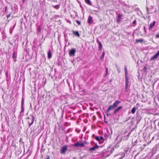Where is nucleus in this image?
I'll return each mask as SVG.
<instances>
[{
	"label": "nucleus",
	"instance_id": "52",
	"mask_svg": "<svg viewBox=\"0 0 159 159\" xmlns=\"http://www.w3.org/2000/svg\"><path fill=\"white\" fill-rule=\"evenodd\" d=\"M119 138V137H118L117 138V139H118Z\"/></svg>",
	"mask_w": 159,
	"mask_h": 159
},
{
	"label": "nucleus",
	"instance_id": "25",
	"mask_svg": "<svg viewBox=\"0 0 159 159\" xmlns=\"http://www.w3.org/2000/svg\"><path fill=\"white\" fill-rule=\"evenodd\" d=\"M132 24L134 26H135L136 25V20H134L133 21Z\"/></svg>",
	"mask_w": 159,
	"mask_h": 159
},
{
	"label": "nucleus",
	"instance_id": "53",
	"mask_svg": "<svg viewBox=\"0 0 159 159\" xmlns=\"http://www.w3.org/2000/svg\"><path fill=\"white\" fill-rule=\"evenodd\" d=\"M28 119H29V117H28Z\"/></svg>",
	"mask_w": 159,
	"mask_h": 159
},
{
	"label": "nucleus",
	"instance_id": "6",
	"mask_svg": "<svg viewBox=\"0 0 159 159\" xmlns=\"http://www.w3.org/2000/svg\"><path fill=\"white\" fill-rule=\"evenodd\" d=\"M99 147V146L96 143L95 146L89 148V151L90 153L92 152Z\"/></svg>",
	"mask_w": 159,
	"mask_h": 159
},
{
	"label": "nucleus",
	"instance_id": "28",
	"mask_svg": "<svg viewBox=\"0 0 159 159\" xmlns=\"http://www.w3.org/2000/svg\"><path fill=\"white\" fill-rule=\"evenodd\" d=\"M119 111V110L118 108H117V109H116L115 111H114V114H116V112H118V111Z\"/></svg>",
	"mask_w": 159,
	"mask_h": 159
},
{
	"label": "nucleus",
	"instance_id": "45",
	"mask_svg": "<svg viewBox=\"0 0 159 159\" xmlns=\"http://www.w3.org/2000/svg\"><path fill=\"white\" fill-rule=\"evenodd\" d=\"M100 41L98 39H97V42L98 43V42Z\"/></svg>",
	"mask_w": 159,
	"mask_h": 159
},
{
	"label": "nucleus",
	"instance_id": "36",
	"mask_svg": "<svg viewBox=\"0 0 159 159\" xmlns=\"http://www.w3.org/2000/svg\"><path fill=\"white\" fill-rule=\"evenodd\" d=\"M123 107H122V106H119V107L117 108L119 110H120Z\"/></svg>",
	"mask_w": 159,
	"mask_h": 159
},
{
	"label": "nucleus",
	"instance_id": "9",
	"mask_svg": "<svg viewBox=\"0 0 159 159\" xmlns=\"http://www.w3.org/2000/svg\"><path fill=\"white\" fill-rule=\"evenodd\" d=\"M123 16V15L122 13H119L118 15V16L116 18V21L118 23H119L120 22L121 18Z\"/></svg>",
	"mask_w": 159,
	"mask_h": 159
},
{
	"label": "nucleus",
	"instance_id": "44",
	"mask_svg": "<svg viewBox=\"0 0 159 159\" xmlns=\"http://www.w3.org/2000/svg\"><path fill=\"white\" fill-rule=\"evenodd\" d=\"M110 115V114H108V113L107 114V116H108L109 115Z\"/></svg>",
	"mask_w": 159,
	"mask_h": 159
},
{
	"label": "nucleus",
	"instance_id": "30",
	"mask_svg": "<svg viewBox=\"0 0 159 159\" xmlns=\"http://www.w3.org/2000/svg\"><path fill=\"white\" fill-rule=\"evenodd\" d=\"M128 84H126L125 83V91H126L127 88L128 87Z\"/></svg>",
	"mask_w": 159,
	"mask_h": 159
},
{
	"label": "nucleus",
	"instance_id": "11",
	"mask_svg": "<svg viewBox=\"0 0 159 159\" xmlns=\"http://www.w3.org/2000/svg\"><path fill=\"white\" fill-rule=\"evenodd\" d=\"M153 7L152 6H151V10L148 9V7H146L147 12L148 14H150L153 12V11H152V8H153Z\"/></svg>",
	"mask_w": 159,
	"mask_h": 159
},
{
	"label": "nucleus",
	"instance_id": "41",
	"mask_svg": "<svg viewBox=\"0 0 159 159\" xmlns=\"http://www.w3.org/2000/svg\"><path fill=\"white\" fill-rule=\"evenodd\" d=\"M46 159H50L49 156H48Z\"/></svg>",
	"mask_w": 159,
	"mask_h": 159
},
{
	"label": "nucleus",
	"instance_id": "2",
	"mask_svg": "<svg viewBox=\"0 0 159 159\" xmlns=\"http://www.w3.org/2000/svg\"><path fill=\"white\" fill-rule=\"evenodd\" d=\"M131 131L129 132L125 131L123 134V135L121 138V140H127L129 137L131 133Z\"/></svg>",
	"mask_w": 159,
	"mask_h": 159
},
{
	"label": "nucleus",
	"instance_id": "17",
	"mask_svg": "<svg viewBox=\"0 0 159 159\" xmlns=\"http://www.w3.org/2000/svg\"><path fill=\"white\" fill-rule=\"evenodd\" d=\"M137 108L135 107H133L131 110V112L132 114H134L136 111Z\"/></svg>",
	"mask_w": 159,
	"mask_h": 159
},
{
	"label": "nucleus",
	"instance_id": "40",
	"mask_svg": "<svg viewBox=\"0 0 159 159\" xmlns=\"http://www.w3.org/2000/svg\"><path fill=\"white\" fill-rule=\"evenodd\" d=\"M97 43L98 44H99H99H102V43H101L100 42V41L98 42Z\"/></svg>",
	"mask_w": 159,
	"mask_h": 159
},
{
	"label": "nucleus",
	"instance_id": "33",
	"mask_svg": "<svg viewBox=\"0 0 159 159\" xmlns=\"http://www.w3.org/2000/svg\"><path fill=\"white\" fill-rule=\"evenodd\" d=\"M105 52H103L102 53V54L101 57V59L102 58H103L104 57V55H105Z\"/></svg>",
	"mask_w": 159,
	"mask_h": 159
},
{
	"label": "nucleus",
	"instance_id": "18",
	"mask_svg": "<svg viewBox=\"0 0 159 159\" xmlns=\"http://www.w3.org/2000/svg\"><path fill=\"white\" fill-rule=\"evenodd\" d=\"M143 41V39H136V41L137 43H142Z\"/></svg>",
	"mask_w": 159,
	"mask_h": 159
},
{
	"label": "nucleus",
	"instance_id": "3",
	"mask_svg": "<svg viewBox=\"0 0 159 159\" xmlns=\"http://www.w3.org/2000/svg\"><path fill=\"white\" fill-rule=\"evenodd\" d=\"M114 150V149L113 148H108L107 150L103 153L104 157L106 158L108 157L109 155L112 153Z\"/></svg>",
	"mask_w": 159,
	"mask_h": 159
},
{
	"label": "nucleus",
	"instance_id": "10",
	"mask_svg": "<svg viewBox=\"0 0 159 159\" xmlns=\"http://www.w3.org/2000/svg\"><path fill=\"white\" fill-rule=\"evenodd\" d=\"M156 24V21H154L152 23H151L150 25L148 27V29L149 30H151L152 28L155 26Z\"/></svg>",
	"mask_w": 159,
	"mask_h": 159
},
{
	"label": "nucleus",
	"instance_id": "23",
	"mask_svg": "<svg viewBox=\"0 0 159 159\" xmlns=\"http://www.w3.org/2000/svg\"><path fill=\"white\" fill-rule=\"evenodd\" d=\"M24 107L21 106V111H20V114L22 112H24Z\"/></svg>",
	"mask_w": 159,
	"mask_h": 159
},
{
	"label": "nucleus",
	"instance_id": "21",
	"mask_svg": "<svg viewBox=\"0 0 159 159\" xmlns=\"http://www.w3.org/2000/svg\"><path fill=\"white\" fill-rule=\"evenodd\" d=\"M125 83L126 84H129V80H128V76H125Z\"/></svg>",
	"mask_w": 159,
	"mask_h": 159
},
{
	"label": "nucleus",
	"instance_id": "26",
	"mask_svg": "<svg viewBox=\"0 0 159 159\" xmlns=\"http://www.w3.org/2000/svg\"><path fill=\"white\" fill-rule=\"evenodd\" d=\"M102 44H100L99 45L98 49L99 50H102Z\"/></svg>",
	"mask_w": 159,
	"mask_h": 159
},
{
	"label": "nucleus",
	"instance_id": "49",
	"mask_svg": "<svg viewBox=\"0 0 159 159\" xmlns=\"http://www.w3.org/2000/svg\"><path fill=\"white\" fill-rule=\"evenodd\" d=\"M7 75H8V73H7V72L6 73V75H7Z\"/></svg>",
	"mask_w": 159,
	"mask_h": 159
},
{
	"label": "nucleus",
	"instance_id": "37",
	"mask_svg": "<svg viewBox=\"0 0 159 159\" xmlns=\"http://www.w3.org/2000/svg\"><path fill=\"white\" fill-rule=\"evenodd\" d=\"M7 6H6L5 7V12H6L7 11Z\"/></svg>",
	"mask_w": 159,
	"mask_h": 159
},
{
	"label": "nucleus",
	"instance_id": "38",
	"mask_svg": "<svg viewBox=\"0 0 159 159\" xmlns=\"http://www.w3.org/2000/svg\"><path fill=\"white\" fill-rule=\"evenodd\" d=\"M10 15H11V14L7 15V18H8L10 16Z\"/></svg>",
	"mask_w": 159,
	"mask_h": 159
},
{
	"label": "nucleus",
	"instance_id": "7",
	"mask_svg": "<svg viewBox=\"0 0 159 159\" xmlns=\"http://www.w3.org/2000/svg\"><path fill=\"white\" fill-rule=\"evenodd\" d=\"M85 145L84 143H79V142H77L73 144V146L78 147H84Z\"/></svg>",
	"mask_w": 159,
	"mask_h": 159
},
{
	"label": "nucleus",
	"instance_id": "31",
	"mask_svg": "<svg viewBox=\"0 0 159 159\" xmlns=\"http://www.w3.org/2000/svg\"><path fill=\"white\" fill-rule=\"evenodd\" d=\"M12 58H16V56H15V52H14L13 54Z\"/></svg>",
	"mask_w": 159,
	"mask_h": 159
},
{
	"label": "nucleus",
	"instance_id": "55",
	"mask_svg": "<svg viewBox=\"0 0 159 159\" xmlns=\"http://www.w3.org/2000/svg\"><path fill=\"white\" fill-rule=\"evenodd\" d=\"M72 63H73V61H72Z\"/></svg>",
	"mask_w": 159,
	"mask_h": 159
},
{
	"label": "nucleus",
	"instance_id": "43",
	"mask_svg": "<svg viewBox=\"0 0 159 159\" xmlns=\"http://www.w3.org/2000/svg\"><path fill=\"white\" fill-rule=\"evenodd\" d=\"M144 70H146V66H144Z\"/></svg>",
	"mask_w": 159,
	"mask_h": 159
},
{
	"label": "nucleus",
	"instance_id": "22",
	"mask_svg": "<svg viewBox=\"0 0 159 159\" xmlns=\"http://www.w3.org/2000/svg\"><path fill=\"white\" fill-rule=\"evenodd\" d=\"M85 2L88 4L91 5L92 4L90 0H85Z\"/></svg>",
	"mask_w": 159,
	"mask_h": 159
},
{
	"label": "nucleus",
	"instance_id": "46",
	"mask_svg": "<svg viewBox=\"0 0 159 159\" xmlns=\"http://www.w3.org/2000/svg\"><path fill=\"white\" fill-rule=\"evenodd\" d=\"M158 121V126H159V120H157Z\"/></svg>",
	"mask_w": 159,
	"mask_h": 159
},
{
	"label": "nucleus",
	"instance_id": "50",
	"mask_svg": "<svg viewBox=\"0 0 159 159\" xmlns=\"http://www.w3.org/2000/svg\"><path fill=\"white\" fill-rule=\"evenodd\" d=\"M144 31L145 33H146V30H144Z\"/></svg>",
	"mask_w": 159,
	"mask_h": 159
},
{
	"label": "nucleus",
	"instance_id": "4",
	"mask_svg": "<svg viewBox=\"0 0 159 159\" xmlns=\"http://www.w3.org/2000/svg\"><path fill=\"white\" fill-rule=\"evenodd\" d=\"M76 50L75 48H72L69 50V53L70 57L74 56L75 55Z\"/></svg>",
	"mask_w": 159,
	"mask_h": 159
},
{
	"label": "nucleus",
	"instance_id": "8",
	"mask_svg": "<svg viewBox=\"0 0 159 159\" xmlns=\"http://www.w3.org/2000/svg\"><path fill=\"white\" fill-rule=\"evenodd\" d=\"M159 56V50L150 59V61H152L154 60L157 59Z\"/></svg>",
	"mask_w": 159,
	"mask_h": 159
},
{
	"label": "nucleus",
	"instance_id": "54",
	"mask_svg": "<svg viewBox=\"0 0 159 159\" xmlns=\"http://www.w3.org/2000/svg\"><path fill=\"white\" fill-rule=\"evenodd\" d=\"M72 63H73V61H72Z\"/></svg>",
	"mask_w": 159,
	"mask_h": 159
},
{
	"label": "nucleus",
	"instance_id": "24",
	"mask_svg": "<svg viewBox=\"0 0 159 159\" xmlns=\"http://www.w3.org/2000/svg\"><path fill=\"white\" fill-rule=\"evenodd\" d=\"M24 99L23 98H22L21 100V106H24Z\"/></svg>",
	"mask_w": 159,
	"mask_h": 159
},
{
	"label": "nucleus",
	"instance_id": "35",
	"mask_svg": "<svg viewBox=\"0 0 159 159\" xmlns=\"http://www.w3.org/2000/svg\"><path fill=\"white\" fill-rule=\"evenodd\" d=\"M76 23L79 25H80L81 24V23L80 21L78 20H77L76 21Z\"/></svg>",
	"mask_w": 159,
	"mask_h": 159
},
{
	"label": "nucleus",
	"instance_id": "13",
	"mask_svg": "<svg viewBox=\"0 0 159 159\" xmlns=\"http://www.w3.org/2000/svg\"><path fill=\"white\" fill-rule=\"evenodd\" d=\"M93 18L92 16H89V17L88 20V22L89 23H90L92 22V20H93Z\"/></svg>",
	"mask_w": 159,
	"mask_h": 159
},
{
	"label": "nucleus",
	"instance_id": "48",
	"mask_svg": "<svg viewBox=\"0 0 159 159\" xmlns=\"http://www.w3.org/2000/svg\"><path fill=\"white\" fill-rule=\"evenodd\" d=\"M25 2V0H23L22 2L23 3H24Z\"/></svg>",
	"mask_w": 159,
	"mask_h": 159
},
{
	"label": "nucleus",
	"instance_id": "16",
	"mask_svg": "<svg viewBox=\"0 0 159 159\" xmlns=\"http://www.w3.org/2000/svg\"><path fill=\"white\" fill-rule=\"evenodd\" d=\"M125 76H128L127 69V66H125Z\"/></svg>",
	"mask_w": 159,
	"mask_h": 159
},
{
	"label": "nucleus",
	"instance_id": "5",
	"mask_svg": "<svg viewBox=\"0 0 159 159\" xmlns=\"http://www.w3.org/2000/svg\"><path fill=\"white\" fill-rule=\"evenodd\" d=\"M67 150V146L65 145L62 147L60 149V153L62 154H64Z\"/></svg>",
	"mask_w": 159,
	"mask_h": 159
},
{
	"label": "nucleus",
	"instance_id": "39",
	"mask_svg": "<svg viewBox=\"0 0 159 159\" xmlns=\"http://www.w3.org/2000/svg\"><path fill=\"white\" fill-rule=\"evenodd\" d=\"M156 38H159V34H158V35H157L156 36Z\"/></svg>",
	"mask_w": 159,
	"mask_h": 159
},
{
	"label": "nucleus",
	"instance_id": "1",
	"mask_svg": "<svg viewBox=\"0 0 159 159\" xmlns=\"http://www.w3.org/2000/svg\"><path fill=\"white\" fill-rule=\"evenodd\" d=\"M120 102L118 100H116L113 104V105L109 106L108 109L106 110V112L108 113L111 110H113L115 107H117L118 104L120 103Z\"/></svg>",
	"mask_w": 159,
	"mask_h": 159
},
{
	"label": "nucleus",
	"instance_id": "47",
	"mask_svg": "<svg viewBox=\"0 0 159 159\" xmlns=\"http://www.w3.org/2000/svg\"><path fill=\"white\" fill-rule=\"evenodd\" d=\"M38 31H40V28H39V29H38Z\"/></svg>",
	"mask_w": 159,
	"mask_h": 159
},
{
	"label": "nucleus",
	"instance_id": "12",
	"mask_svg": "<svg viewBox=\"0 0 159 159\" xmlns=\"http://www.w3.org/2000/svg\"><path fill=\"white\" fill-rule=\"evenodd\" d=\"M32 119H31V123H30L29 122V127H30L31 125H32L34 121V120L35 119V117L34 116H32Z\"/></svg>",
	"mask_w": 159,
	"mask_h": 159
},
{
	"label": "nucleus",
	"instance_id": "42",
	"mask_svg": "<svg viewBox=\"0 0 159 159\" xmlns=\"http://www.w3.org/2000/svg\"><path fill=\"white\" fill-rule=\"evenodd\" d=\"M143 29H144V30H146V27H145V26H143Z\"/></svg>",
	"mask_w": 159,
	"mask_h": 159
},
{
	"label": "nucleus",
	"instance_id": "34",
	"mask_svg": "<svg viewBox=\"0 0 159 159\" xmlns=\"http://www.w3.org/2000/svg\"><path fill=\"white\" fill-rule=\"evenodd\" d=\"M106 75L105 76H106V75H107V74H108V68L107 67H106Z\"/></svg>",
	"mask_w": 159,
	"mask_h": 159
},
{
	"label": "nucleus",
	"instance_id": "19",
	"mask_svg": "<svg viewBox=\"0 0 159 159\" xmlns=\"http://www.w3.org/2000/svg\"><path fill=\"white\" fill-rule=\"evenodd\" d=\"M122 4H123V5L124 6H125V7H126V8H129V5L128 4H127L125 3V2H123L122 3Z\"/></svg>",
	"mask_w": 159,
	"mask_h": 159
},
{
	"label": "nucleus",
	"instance_id": "14",
	"mask_svg": "<svg viewBox=\"0 0 159 159\" xmlns=\"http://www.w3.org/2000/svg\"><path fill=\"white\" fill-rule=\"evenodd\" d=\"M72 33L75 35L77 36V37H79L80 36V34L78 31H73Z\"/></svg>",
	"mask_w": 159,
	"mask_h": 159
},
{
	"label": "nucleus",
	"instance_id": "29",
	"mask_svg": "<svg viewBox=\"0 0 159 159\" xmlns=\"http://www.w3.org/2000/svg\"><path fill=\"white\" fill-rule=\"evenodd\" d=\"M100 139V141H102V142L104 140V139L103 137L102 136H100V138H99Z\"/></svg>",
	"mask_w": 159,
	"mask_h": 159
},
{
	"label": "nucleus",
	"instance_id": "15",
	"mask_svg": "<svg viewBox=\"0 0 159 159\" xmlns=\"http://www.w3.org/2000/svg\"><path fill=\"white\" fill-rule=\"evenodd\" d=\"M48 57L49 59L50 58L52 57V54L51 52V51L50 49H49L48 51Z\"/></svg>",
	"mask_w": 159,
	"mask_h": 159
},
{
	"label": "nucleus",
	"instance_id": "32",
	"mask_svg": "<svg viewBox=\"0 0 159 159\" xmlns=\"http://www.w3.org/2000/svg\"><path fill=\"white\" fill-rule=\"evenodd\" d=\"M116 66L117 68V70H118V72L119 73H120V69L118 68V66L117 65H116Z\"/></svg>",
	"mask_w": 159,
	"mask_h": 159
},
{
	"label": "nucleus",
	"instance_id": "27",
	"mask_svg": "<svg viewBox=\"0 0 159 159\" xmlns=\"http://www.w3.org/2000/svg\"><path fill=\"white\" fill-rule=\"evenodd\" d=\"M95 138L97 140L100 141V139L98 136H95Z\"/></svg>",
	"mask_w": 159,
	"mask_h": 159
},
{
	"label": "nucleus",
	"instance_id": "51",
	"mask_svg": "<svg viewBox=\"0 0 159 159\" xmlns=\"http://www.w3.org/2000/svg\"><path fill=\"white\" fill-rule=\"evenodd\" d=\"M95 136L94 134H93V136Z\"/></svg>",
	"mask_w": 159,
	"mask_h": 159
},
{
	"label": "nucleus",
	"instance_id": "20",
	"mask_svg": "<svg viewBox=\"0 0 159 159\" xmlns=\"http://www.w3.org/2000/svg\"><path fill=\"white\" fill-rule=\"evenodd\" d=\"M52 6L56 9H58L59 8L60 6V5H56L55 6H53V5H52Z\"/></svg>",
	"mask_w": 159,
	"mask_h": 159
}]
</instances>
